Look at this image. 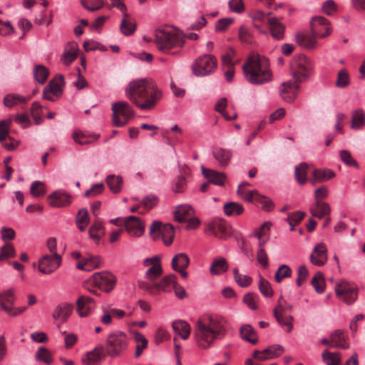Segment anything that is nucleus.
Returning a JSON list of instances; mask_svg holds the SVG:
<instances>
[{"label": "nucleus", "mask_w": 365, "mask_h": 365, "mask_svg": "<svg viewBox=\"0 0 365 365\" xmlns=\"http://www.w3.org/2000/svg\"><path fill=\"white\" fill-rule=\"evenodd\" d=\"M62 257L59 254L45 255L38 260V270L43 274H49L61 264Z\"/></svg>", "instance_id": "4468645a"}, {"label": "nucleus", "mask_w": 365, "mask_h": 365, "mask_svg": "<svg viewBox=\"0 0 365 365\" xmlns=\"http://www.w3.org/2000/svg\"><path fill=\"white\" fill-rule=\"evenodd\" d=\"M233 274L235 282L241 287H247L251 284L252 282V277L246 274H240L237 268L233 269Z\"/></svg>", "instance_id": "5fc2aeb1"}, {"label": "nucleus", "mask_w": 365, "mask_h": 365, "mask_svg": "<svg viewBox=\"0 0 365 365\" xmlns=\"http://www.w3.org/2000/svg\"><path fill=\"white\" fill-rule=\"evenodd\" d=\"M228 269L227 260L223 257L215 259L210 267V272L212 275H220Z\"/></svg>", "instance_id": "4c0bfd02"}, {"label": "nucleus", "mask_w": 365, "mask_h": 365, "mask_svg": "<svg viewBox=\"0 0 365 365\" xmlns=\"http://www.w3.org/2000/svg\"><path fill=\"white\" fill-rule=\"evenodd\" d=\"M128 337L121 331H115L109 334L106 341V350L111 357L120 356L128 347Z\"/></svg>", "instance_id": "0eeeda50"}, {"label": "nucleus", "mask_w": 365, "mask_h": 365, "mask_svg": "<svg viewBox=\"0 0 365 365\" xmlns=\"http://www.w3.org/2000/svg\"><path fill=\"white\" fill-rule=\"evenodd\" d=\"M135 340L137 343L135 346V357H138L141 355L143 350L145 349L148 346V340L145 337V336L139 332H135L134 336Z\"/></svg>", "instance_id": "09e8293b"}, {"label": "nucleus", "mask_w": 365, "mask_h": 365, "mask_svg": "<svg viewBox=\"0 0 365 365\" xmlns=\"http://www.w3.org/2000/svg\"><path fill=\"white\" fill-rule=\"evenodd\" d=\"M103 358V348H95L93 351L86 353L82 357V363L83 365H96Z\"/></svg>", "instance_id": "2f4dec72"}, {"label": "nucleus", "mask_w": 365, "mask_h": 365, "mask_svg": "<svg viewBox=\"0 0 365 365\" xmlns=\"http://www.w3.org/2000/svg\"><path fill=\"white\" fill-rule=\"evenodd\" d=\"M313 178L311 180L312 185L318 182L327 181L334 177V173L328 169H315L313 171Z\"/></svg>", "instance_id": "ea45409f"}, {"label": "nucleus", "mask_w": 365, "mask_h": 365, "mask_svg": "<svg viewBox=\"0 0 365 365\" xmlns=\"http://www.w3.org/2000/svg\"><path fill=\"white\" fill-rule=\"evenodd\" d=\"M245 200L255 203L264 211L269 212L273 210V202L267 197L260 195L257 190L246 192Z\"/></svg>", "instance_id": "f3484780"}, {"label": "nucleus", "mask_w": 365, "mask_h": 365, "mask_svg": "<svg viewBox=\"0 0 365 365\" xmlns=\"http://www.w3.org/2000/svg\"><path fill=\"white\" fill-rule=\"evenodd\" d=\"M11 123V119L0 121V142L2 146L8 150H13L18 145L17 141L14 140L9 135V131Z\"/></svg>", "instance_id": "dca6fc26"}, {"label": "nucleus", "mask_w": 365, "mask_h": 365, "mask_svg": "<svg viewBox=\"0 0 365 365\" xmlns=\"http://www.w3.org/2000/svg\"><path fill=\"white\" fill-rule=\"evenodd\" d=\"M212 155L218 162L220 166L224 168L229 165L232 154L230 150L216 148L212 151Z\"/></svg>", "instance_id": "c85d7f7f"}, {"label": "nucleus", "mask_w": 365, "mask_h": 365, "mask_svg": "<svg viewBox=\"0 0 365 365\" xmlns=\"http://www.w3.org/2000/svg\"><path fill=\"white\" fill-rule=\"evenodd\" d=\"M350 83L349 75L346 69H341L336 76L335 86L339 88L347 87Z\"/></svg>", "instance_id": "3c124183"}, {"label": "nucleus", "mask_w": 365, "mask_h": 365, "mask_svg": "<svg viewBox=\"0 0 365 365\" xmlns=\"http://www.w3.org/2000/svg\"><path fill=\"white\" fill-rule=\"evenodd\" d=\"M48 74L49 72L45 66L42 65L36 66L34 71V76L37 82L43 84L46 81Z\"/></svg>", "instance_id": "864d4df0"}, {"label": "nucleus", "mask_w": 365, "mask_h": 365, "mask_svg": "<svg viewBox=\"0 0 365 365\" xmlns=\"http://www.w3.org/2000/svg\"><path fill=\"white\" fill-rule=\"evenodd\" d=\"M246 80L252 84L266 83L272 79L269 60L258 53H252L242 66Z\"/></svg>", "instance_id": "7ed1b4c3"}, {"label": "nucleus", "mask_w": 365, "mask_h": 365, "mask_svg": "<svg viewBox=\"0 0 365 365\" xmlns=\"http://www.w3.org/2000/svg\"><path fill=\"white\" fill-rule=\"evenodd\" d=\"M72 138L76 143L85 145L97 140L100 138V135L88 134L81 130H75L72 134Z\"/></svg>", "instance_id": "c756f323"}, {"label": "nucleus", "mask_w": 365, "mask_h": 365, "mask_svg": "<svg viewBox=\"0 0 365 365\" xmlns=\"http://www.w3.org/2000/svg\"><path fill=\"white\" fill-rule=\"evenodd\" d=\"M63 76H58L53 80L49 81L48 84L44 88L43 92V98L55 101L62 94L61 84L63 83Z\"/></svg>", "instance_id": "2eb2a0df"}, {"label": "nucleus", "mask_w": 365, "mask_h": 365, "mask_svg": "<svg viewBox=\"0 0 365 365\" xmlns=\"http://www.w3.org/2000/svg\"><path fill=\"white\" fill-rule=\"evenodd\" d=\"M35 359L46 365H51L53 361L52 353L46 347H39L35 353Z\"/></svg>", "instance_id": "79ce46f5"}, {"label": "nucleus", "mask_w": 365, "mask_h": 365, "mask_svg": "<svg viewBox=\"0 0 365 365\" xmlns=\"http://www.w3.org/2000/svg\"><path fill=\"white\" fill-rule=\"evenodd\" d=\"M267 24L273 38L282 40L284 36L285 26L275 17H269Z\"/></svg>", "instance_id": "393cba45"}, {"label": "nucleus", "mask_w": 365, "mask_h": 365, "mask_svg": "<svg viewBox=\"0 0 365 365\" xmlns=\"http://www.w3.org/2000/svg\"><path fill=\"white\" fill-rule=\"evenodd\" d=\"M311 284L317 293L321 294L324 292L325 283L323 274L320 272H317L312 279Z\"/></svg>", "instance_id": "4d7b16f0"}, {"label": "nucleus", "mask_w": 365, "mask_h": 365, "mask_svg": "<svg viewBox=\"0 0 365 365\" xmlns=\"http://www.w3.org/2000/svg\"><path fill=\"white\" fill-rule=\"evenodd\" d=\"M313 71L312 62L305 56L295 57L291 65V73L295 83H301L307 81Z\"/></svg>", "instance_id": "423d86ee"}, {"label": "nucleus", "mask_w": 365, "mask_h": 365, "mask_svg": "<svg viewBox=\"0 0 365 365\" xmlns=\"http://www.w3.org/2000/svg\"><path fill=\"white\" fill-rule=\"evenodd\" d=\"M224 211L227 215H237L243 212V207L237 202H228L224 205Z\"/></svg>", "instance_id": "052dcab7"}, {"label": "nucleus", "mask_w": 365, "mask_h": 365, "mask_svg": "<svg viewBox=\"0 0 365 365\" xmlns=\"http://www.w3.org/2000/svg\"><path fill=\"white\" fill-rule=\"evenodd\" d=\"M15 294L14 289L11 288L8 290L0 293V309L6 312L7 314L11 312V308L15 303Z\"/></svg>", "instance_id": "b1692460"}, {"label": "nucleus", "mask_w": 365, "mask_h": 365, "mask_svg": "<svg viewBox=\"0 0 365 365\" xmlns=\"http://www.w3.org/2000/svg\"><path fill=\"white\" fill-rule=\"evenodd\" d=\"M206 234L220 240H227L232 235L231 230H206Z\"/></svg>", "instance_id": "69168bd1"}, {"label": "nucleus", "mask_w": 365, "mask_h": 365, "mask_svg": "<svg viewBox=\"0 0 365 365\" xmlns=\"http://www.w3.org/2000/svg\"><path fill=\"white\" fill-rule=\"evenodd\" d=\"M331 341L333 343V347L346 349L349 347V343L346 342L344 331L341 329H336L331 333Z\"/></svg>", "instance_id": "e433bc0d"}, {"label": "nucleus", "mask_w": 365, "mask_h": 365, "mask_svg": "<svg viewBox=\"0 0 365 365\" xmlns=\"http://www.w3.org/2000/svg\"><path fill=\"white\" fill-rule=\"evenodd\" d=\"M236 54L235 50L229 47L226 53L222 56V63L223 69L226 68H232L235 67L234 57Z\"/></svg>", "instance_id": "6e6d98bb"}, {"label": "nucleus", "mask_w": 365, "mask_h": 365, "mask_svg": "<svg viewBox=\"0 0 365 365\" xmlns=\"http://www.w3.org/2000/svg\"><path fill=\"white\" fill-rule=\"evenodd\" d=\"M77 312L81 317H88L96 307L95 300L89 296H81L76 300Z\"/></svg>", "instance_id": "aec40b11"}, {"label": "nucleus", "mask_w": 365, "mask_h": 365, "mask_svg": "<svg viewBox=\"0 0 365 365\" xmlns=\"http://www.w3.org/2000/svg\"><path fill=\"white\" fill-rule=\"evenodd\" d=\"M292 271L287 264H282L279 267L274 274V279L277 283H280L284 278L291 277Z\"/></svg>", "instance_id": "603ef678"}, {"label": "nucleus", "mask_w": 365, "mask_h": 365, "mask_svg": "<svg viewBox=\"0 0 365 365\" xmlns=\"http://www.w3.org/2000/svg\"><path fill=\"white\" fill-rule=\"evenodd\" d=\"M328 194V189L326 186H322L314 191V197L316 199L315 204L311 207V213L313 217L321 218L324 215L329 213L330 208L327 203L322 201Z\"/></svg>", "instance_id": "f8f14e48"}, {"label": "nucleus", "mask_w": 365, "mask_h": 365, "mask_svg": "<svg viewBox=\"0 0 365 365\" xmlns=\"http://www.w3.org/2000/svg\"><path fill=\"white\" fill-rule=\"evenodd\" d=\"M311 262L317 266H322L327 261V250L324 243L317 244L310 255Z\"/></svg>", "instance_id": "5701e85b"}, {"label": "nucleus", "mask_w": 365, "mask_h": 365, "mask_svg": "<svg viewBox=\"0 0 365 365\" xmlns=\"http://www.w3.org/2000/svg\"><path fill=\"white\" fill-rule=\"evenodd\" d=\"M91 281L95 287L106 292L113 290L116 284L115 277L108 272L94 273Z\"/></svg>", "instance_id": "ddd939ff"}, {"label": "nucleus", "mask_w": 365, "mask_h": 365, "mask_svg": "<svg viewBox=\"0 0 365 365\" xmlns=\"http://www.w3.org/2000/svg\"><path fill=\"white\" fill-rule=\"evenodd\" d=\"M175 275L170 274L165 277L159 283L155 284L154 287L162 290L163 292H168L173 288H175Z\"/></svg>", "instance_id": "37998d69"}, {"label": "nucleus", "mask_w": 365, "mask_h": 365, "mask_svg": "<svg viewBox=\"0 0 365 365\" xmlns=\"http://www.w3.org/2000/svg\"><path fill=\"white\" fill-rule=\"evenodd\" d=\"M101 264L102 259L101 257L88 254L86 257H84L78 262L76 268L80 270L90 272L100 267Z\"/></svg>", "instance_id": "4be33fe9"}, {"label": "nucleus", "mask_w": 365, "mask_h": 365, "mask_svg": "<svg viewBox=\"0 0 365 365\" xmlns=\"http://www.w3.org/2000/svg\"><path fill=\"white\" fill-rule=\"evenodd\" d=\"M174 216L176 221L187 223V228H195L201 225L200 220L195 216L194 209L188 205L178 206Z\"/></svg>", "instance_id": "9d476101"}, {"label": "nucleus", "mask_w": 365, "mask_h": 365, "mask_svg": "<svg viewBox=\"0 0 365 365\" xmlns=\"http://www.w3.org/2000/svg\"><path fill=\"white\" fill-rule=\"evenodd\" d=\"M307 170L308 165L304 163L299 164L295 168V178L301 185L304 184L307 181Z\"/></svg>", "instance_id": "de8ad7c7"}, {"label": "nucleus", "mask_w": 365, "mask_h": 365, "mask_svg": "<svg viewBox=\"0 0 365 365\" xmlns=\"http://www.w3.org/2000/svg\"><path fill=\"white\" fill-rule=\"evenodd\" d=\"M305 216L303 212L297 211L290 213L287 217V221L292 228L297 226Z\"/></svg>", "instance_id": "338daca9"}, {"label": "nucleus", "mask_w": 365, "mask_h": 365, "mask_svg": "<svg viewBox=\"0 0 365 365\" xmlns=\"http://www.w3.org/2000/svg\"><path fill=\"white\" fill-rule=\"evenodd\" d=\"M240 334L243 340L252 344H255L258 341L257 332L250 324H243L240 329Z\"/></svg>", "instance_id": "72a5a7b5"}, {"label": "nucleus", "mask_w": 365, "mask_h": 365, "mask_svg": "<svg viewBox=\"0 0 365 365\" xmlns=\"http://www.w3.org/2000/svg\"><path fill=\"white\" fill-rule=\"evenodd\" d=\"M202 173L205 178L208 179L210 183L222 186L225 180V175L223 173L217 172L214 170L207 169L202 167Z\"/></svg>", "instance_id": "7c9ffc66"}, {"label": "nucleus", "mask_w": 365, "mask_h": 365, "mask_svg": "<svg viewBox=\"0 0 365 365\" xmlns=\"http://www.w3.org/2000/svg\"><path fill=\"white\" fill-rule=\"evenodd\" d=\"M73 307L72 304L63 302L56 307L53 312V318L56 320L66 322L71 316Z\"/></svg>", "instance_id": "a878e982"}, {"label": "nucleus", "mask_w": 365, "mask_h": 365, "mask_svg": "<svg viewBox=\"0 0 365 365\" xmlns=\"http://www.w3.org/2000/svg\"><path fill=\"white\" fill-rule=\"evenodd\" d=\"M42 108L43 106L40 105L38 102H34L32 103L30 112L32 118L34 120V123L36 125H39L42 123Z\"/></svg>", "instance_id": "bf43d9fd"}, {"label": "nucleus", "mask_w": 365, "mask_h": 365, "mask_svg": "<svg viewBox=\"0 0 365 365\" xmlns=\"http://www.w3.org/2000/svg\"><path fill=\"white\" fill-rule=\"evenodd\" d=\"M27 101L28 99L23 96L16 93H9L4 96L3 104L6 107L11 108L20 103L25 104Z\"/></svg>", "instance_id": "58836bf2"}, {"label": "nucleus", "mask_w": 365, "mask_h": 365, "mask_svg": "<svg viewBox=\"0 0 365 365\" xmlns=\"http://www.w3.org/2000/svg\"><path fill=\"white\" fill-rule=\"evenodd\" d=\"M275 319L281 327H286V332L289 333L292 331L293 329V317H292L291 315L283 314L282 316L275 317Z\"/></svg>", "instance_id": "e2e57ef3"}, {"label": "nucleus", "mask_w": 365, "mask_h": 365, "mask_svg": "<svg viewBox=\"0 0 365 365\" xmlns=\"http://www.w3.org/2000/svg\"><path fill=\"white\" fill-rule=\"evenodd\" d=\"M125 94L128 98L142 110L155 108L163 98V92L150 79H137L129 83Z\"/></svg>", "instance_id": "f257e3e1"}, {"label": "nucleus", "mask_w": 365, "mask_h": 365, "mask_svg": "<svg viewBox=\"0 0 365 365\" xmlns=\"http://www.w3.org/2000/svg\"><path fill=\"white\" fill-rule=\"evenodd\" d=\"M299 84L292 80L284 82L279 87V95L281 98L289 103L294 101L299 91Z\"/></svg>", "instance_id": "a211bd4d"}, {"label": "nucleus", "mask_w": 365, "mask_h": 365, "mask_svg": "<svg viewBox=\"0 0 365 365\" xmlns=\"http://www.w3.org/2000/svg\"><path fill=\"white\" fill-rule=\"evenodd\" d=\"M226 334L225 322L214 317L197 319L194 328L196 344L203 349L210 348L215 340L222 339Z\"/></svg>", "instance_id": "f03ea898"}, {"label": "nucleus", "mask_w": 365, "mask_h": 365, "mask_svg": "<svg viewBox=\"0 0 365 365\" xmlns=\"http://www.w3.org/2000/svg\"><path fill=\"white\" fill-rule=\"evenodd\" d=\"M113 122L117 127L125 125L133 117L135 113L132 106L127 102L119 101L112 105Z\"/></svg>", "instance_id": "1a4fd4ad"}, {"label": "nucleus", "mask_w": 365, "mask_h": 365, "mask_svg": "<svg viewBox=\"0 0 365 365\" xmlns=\"http://www.w3.org/2000/svg\"><path fill=\"white\" fill-rule=\"evenodd\" d=\"M78 52V46L76 42L68 43L65 46L61 61L65 65H70L77 58Z\"/></svg>", "instance_id": "cd10ccee"}, {"label": "nucleus", "mask_w": 365, "mask_h": 365, "mask_svg": "<svg viewBox=\"0 0 365 365\" xmlns=\"http://www.w3.org/2000/svg\"><path fill=\"white\" fill-rule=\"evenodd\" d=\"M190 263L188 256L185 253L176 255L172 259V267L174 270L186 269Z\"/></svg>", "instance_id": "c03bdc74"}, {"label": "nucleus", "mask_w": 365, "mask_h": 365, "mask_svg": "<svg viewBox=\"0 0 365 365\" xmlns=\"http://www.w3.org/2000/svg\"><path fill=\"white\" fill-rule=\"evenodd\" d=\"M322 357L327 365H339L341 363V354L339 352H329L325 349L322 354Z\"/></svg>", "instance_id": "49530a36"}, {"label": "nucleus", "mask_w": 365, "mask_h": 365, "mask_svg": "<svg viewBox=\"0 0 365 365\" xmlns=\"http://www.w3.org/2000/svg\"><path fill=\"white\" fill-rule=\"evenodd\" d=\"M110 222L116 227H124L123 228H145L144 222L135 216H130L127 218L118 217L110 220Z\"/></svg>", "instance_id": "412c9836"}, {"label": "nucleus", "mask_w": 365, "mask_h": 365, "mask_svg": "<svg viewBox=\"0 0 365 365\" xmlns=\"http://www.w3.org/2000/svg\"><path fill=\"white\" fill-rule=\"evenodd\" d=\"M155 43L160 51L175 55L180 53L185 43V36L178 29L166 26L155 31Z\"/></svg>", "instance_id": "20e7f679"}, {"label": "nucleus", "mask_w": 365, "mask_h": 365, "mask_svg": "<svg viewBox=\"0 0 365 365\" xmlns=\"http://www.w3.org/2000/svg\"><path fill=\"white\" fill-rule=\"evenodd\" d=\"M284 351L282 346L272 345L262 351L255 350L253 352V357L259 361H265L279 356Z\"/></svg>", "instance_id": "6ab92c4d"}, {"label": "nucleus", "mask_w": 365, "mask_h": 365, "mask_svg": "<svg viewBox=\"0 0 365 365\" xmlns=\"http://www.w3.org/2000/svg\"><path fill=\"white\" fill-rule=\"evenodd\" d=\"M312 35L298 33L296 35L297 43L308 49L317 46L316 38H325L329 36L332 29L328 19L322 16H314L310 21Z\"/></svg>", "instance_id": "39448f33"}, {"label": "nucleus", "mask_w": 365, "mask_h": 365, "mask_svg": "<svg viewBox=\"0 0 365 365\" xmlns=\"http://www.w3.org/2000/svg\"><path fill=\"white\" fill-rule=\"evenodd\" d=\"M189 173L190 170L186 166L180 168V175L178 178L173 187L174 192H182L185 190L186 177Z\"/></svg>", "instance_id": "a19ab883"}, {"label": "nucleus", "mask_w": 365, "mask_h": 365, "mask_svg": "<svg viewBox=\"0 0 365 365\" xmlns=\"http://www.w3.org/2000/svg\"><path fill=\"white\" fill-rule=\"evenodd\" d=\"M106 183L113 193L120 192L123 186V179L119 175H109L106 178Z\"/></svg>", "instance_id": "a18cd8bd"}, {"label": "nucleus", "mask_w": 365, "mask_h": 365, "mask_svg": "<svg viewBox=\"0 0 365 365\" xmlns=\"http://www.w3.org/2000/svg\"><path fill=\"white\" fill-rule=\"evenodd\" d=\"M81 2L90 11H98L105 5L103 0H81Z\"/></svg>", "instance_id": "680f3d73"}, {"label": "nucleus", "mask_w": 365, "mask_h": 365, "mask_svg": "<svg viewBox=\"0 0 365 365\" xmlns=\"http://www.w3.org/2000/svg\"><path fill=\"white\" fill-rule=\"evenodd\" d=\"M238 37L242 43L250 44L254 42V37L250 29L244 25L239 29Z\"/></svg>", "instance_id": "13d9d810"}, {"label": "nucleus", "mask_w": 365, "mask_h": 365, "mask_svg": "<svg viewBox=\"0 0 365 365\" xmlns=\"http://www.w3.org/2000/svg\"><path fill=\"white\" fill-rule=\"evenodd\" d=\"M335 292L340 300L351 304L357 299L358 288L354 283L341 280L335 285Z\"/></svg>", "instance_id": "9b49d317"}, {"label": "nucleus", "mask_w": 365, "mask_h": 365, "mask_svg": "<svg viewBox=\"0 0 365 365\" xmlns=\"http://www.w3.org/2000/svg\"><path fill=\"white\" fill-rule=\"evenodd\" d=\"M329 213L324 215L321 218L318 217H313L309 219L308 223L307 224L306 228H315L317 226H320L322 227H325L329 225V217H328Z\"/></svg>", "instance_id": "8fccbe9b"}, {"label": "nucleus", "mask_w": 365, "mask_h": 365, "mask_svg": "<svg viewBox=\"0 0 365 365\" xmlns=\"http://www.w3.org/2000/svg\"><path fill=\"white\" fill-rule=\"evenodd\" d=\"M162 273V267L160 262L155 263L145 272V276L148 279L154 280Z\"/></svg>", "instance_id": "774afa93"}, {"label": "nucleus", "mask_w": 365, "mask_h": 365, "mask_svg": "<svg viewBox=\"0 0 365 365\" xmlns=\"http://www.w3.org/2000/svg\"><path fill=\"white\" fill-rule=\"evenodd\" d=\"M76 222L78 228H84L89 222L88 212L86 209L79 210L76 215Z\"/></svg>", "instance_id": "0e129e2a"}, {"label": "nucleus", "mask_w": 365, "mask_h": 365, "mask_svg": "<svg viewBox=\"0 0 365 365\" xmlns=\"http://www.w3.org/2000/svg\"><path fill=\"white\" fill-rule=\"evenodd\" d=\"M123 13V18L120 25L121 32L125 35H131L135 30V23L132 17L127 13Z\"/></svg>", "instance_id": "c9c22d12"}, {"label": "nucleus", "mask_w": 365, "mask_h": 365, "mask_svg": "<svg viewBox=\"0 0 365 365\" xmlns=\"http://www.w3.org/2000/svg\"><path fill=\"white\" fill-rule=\"evenodd\" d=\"M217 66V60L215 56L211 54H205L195 59L192 66V70L196 76H205L214 73Z\"/></svg>", "instance_id": "6e6552de"}, {"label": "nucleus", "mask_w": 365, "mask_h": 365, "mask_svg": "<svg viewBox=\"0 0 365 365\" xmlns=\"http://www.w3.org/2000/svg\"><path fill=\"white\" fill-rule=\"evenodd\" d=\"M350 128L355 130L365 128V111L363 109L358 108L351 112Z\"/></svg>", "instance_id": "bb28decb"}, {"label": "nucleus", "mask_w": 365, "mask_h": 365, "mask_svg": "<svg viewBox=\"0 0 365 365\" xmlns=\"http://www.w3.org/2000/svg\"><path fill=\"white\" fill-rule=\"evenodd\" d=\"M48 203L53 207H65L70 204L69 196L60 192H55L48 196Z\"/></svg>", "instance_id": "f704fd0d"}, {"label": "nucleus", "mask_w": 365, "mask_h": 365, "mask_svg": "<svg viewBox=\"0 0 365 365\" xmlns=\"http://www.w3.org/2000/svg\"><path fill=\"white\" fill-rule=\"evenodd\" d=\"M173 329L176 335L180 336L182 339H187L191 331L190 324L184 320H175L172 324Z\"/></svg>", "instance_id": "473e14b6"}]
</instances>
